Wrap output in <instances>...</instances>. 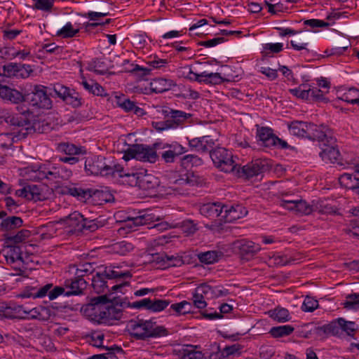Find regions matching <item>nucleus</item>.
Masks as SVG:
<instances>
[{
    "mask_svg": "<svg viewBox=\"0 0 359 359\" xmlns=\"http://www.w3.org/2000/svg\"><path fill=\"white\" fill-rule=\"evenodd\" d=\"M27 179L32 181L47 180L52 183H60L68 180L72 175L70 168L61 163L34 164L26 168Z\"/></svg>",
    "mask_w": 359,
    "mask_h": 359,
    "instance_id": "obj_1",
    "label": "nucleus"
},
{
    "mask_svg": "<svg viewBox=\"0 0 359 359\" xmlns=\"http://www.w3.org/2000/svg\"><path fill=\"white\" fill-rule=\"evenodd\" d=\"M30 113L28 109L23 110L20 114H15L6 117V121L13 127L12 133L0 134V147L8 148L14 142L25 138L29 130H32V123L29 120Z\"/></svg>",
    "mask_w": 359,
    "mask_h": 359,
    "instance_id": "obj_2",
    "label": "nucleus"
},
{
    "mask_svg": "<svg viewBox=\"0 0 359 359\" xmlns=\"http://www.w3.org/2000/svg\"><path fill=\"white\" fill-rule=\"evenodd\" d=\"M90 306L93 311L94 320L99 324L111 325L114 320L122 318V309L109 303L106 295L93 298Z\"/></svg>",
    "mask_w": 359,
    "mask_h": 359,
    "instance_id": "obj_3",
    "label": "nucleus"
},
{
    "mask_svg": "<svg viewBox=\"0 0 359 359\" xmlns=\"http://www.w3.org/2000/svg\"><path fill=\"white\" fill-rule=\"evenodd\" d=\"M130 335L137 340H147L168 334L167 330L152 320L133 319L127 324Z\"/></svg>",
    "mask_w": 359,
    "mask_h": 359,
    "instance_id": "obj_4",
    "label": "nucleus"
},
{
    "mask_svg": "<svg viewBox=\"0 0 359 359\" xmlns=\"http://www.w3.org/2000/svg\"><path fill=\"white\" fill-rule=\"evenodd\" d=\"M128 271H123L118 266H106L102 271L97 272L92 278V287L97 293H104L110 291L109 280H121L130 277Z\"/></svg>",
    "mask_w": 359,
    "mask_h": 359,
    "instance_id": "obj_5",
    "label": "nucleus"
},
{
    "mask_svg": "<svg viewBox=\"0 0 359 359\" xmlns=\"http://www.w3.org/2000/svg\"><path fill=\"white\" fill-rule=\"evenodd\" d=\"M156 149L144 144H132L130 145L125 151L123 159L128 161L135 158L137 161L143 162L154 163L157 158Z\"/></svg>",
    "mask_w": 359,
    "mask_h": 359,
    "instance_id": "obj_6",
    "label": "nucleus"
},
{
    "mask_svg": "<svg viewBox=\"0 0 359 359\" xmlns=\"http://www.w3.org/2000/svg\"><path fill=\"white\" fill-rule=\"evenodd\" d=\"M323 202L313 201L311 204L304 200H282L280 205L289 210H294L298 214L309 215L313 212H325L322 208Z\"/></svg>",
    "mask_w": 359,
    "mask_h": 359,
    "instance_id": "obj_7",
    "label": "nucleus"
},
{
    "mask_svg": "<svg viewBox=\"0 0 359 359\" xmlns=\"http://www.w3.org/2000/svg\"><path fill=\"white\" fill-rule=\"evenodd\" d=\"M214 165L221 171L224 172H235L237 164L233 159V154L231 151L224 147L212 149L210 152Z\"/></svg>",
    "mask_w": 359,
    "mask_h": 359,
    "instance_id": "obj_8",
    "label": "nucleus"
},
{
    "mask_svg": "<svg viewBox=\"0 0 359 359\" xmlns=\"http://www.w3.org/2000/svg\"><path fill=\"white\" fill-rule=\"evenodd\" d=\"M270 168L266 161L256 159L242 167H236V172L239 177L252 180L259 177L262 178L264 173L269 171Z\"/></svg>",
    "mask_w": 359,
    "mask_h": 359,
    "instance_id": "obj_9",
    "label": "nucleus"
},
{
    "mask_svg": "<svg viewBox=\"0 0 359 359\" xmlns=\"http://www.w3.org/2000/svg\"><path fill=\"white\" fill-rule=\"evenodd\" d=\"M25 102L36 108L49 109L52 101L47 93V88L42 85H36L30 93H25Z\"/></svg>",
    "mask_w": 359,
    "mask_h": 359,
    "instance_id": "obj_10",
    "label": "nucleus"
},
{
    "mask_svg": "<svg viewBox=\"0 0 359 359\" xmlns=\"http://www.w3.org/2000/svg\"><path fill=\"white\" fill-rule=\"evenodd\" d=\"M160 220V217L156 215L151 210H141L138 212L128 215L125 219V227L135 231V228L142 226L151 224L154 222Z\"/></svg>",
    "mask_w": 359,
    "mask_h": 359,
    "instance_id": "obj_11",
    "label": "nucleus"
},
{
    "mask_svg": "<svg viewBox=\"0 0 359 359\" xmlns=\"http://www.w3.org/2000/svg\"><path fill=\"white\" fill-rule=\"evenodd\" d=\"M232 250L244 261L251 260L260 250L261 246L248 239H239L232 243Z\"/></svg>",
    "mask_w": 359,
    "mask_h": 359,
    "instance_id": "obj_12",
    "label": "nucleus"
},
{
    "mask_svg": "<svg viewBox=\"0 0 359 359\" xmlns=\"http://www.w3.org/2000/svg\"><path fill=\"white\" fill-rule=\"evenodd\" d=\"M31 72L32 69L29 65L9 62L0 68V82L4 81L5 77L25 79L29 77Z\"/></svg>",
    "mask_w": 359,
    "mask_h": 359,
    "instance_id": "obj_13",
    "label": "nucleus"
},
{
    "mask_svg": "<svg viewBox=\"0 0 359 359\" xmlns=\"http://www.w3.org/2000/svg\"><path fill=\"white\" fill-rule=\"evenodd\" d=\"M14 310L15 311V314L11 313V309L10 307L6 308L4 311V316L7 318H38V319H43L44 315L43 313H47L48 310V309L39 306L34 307L32 309H29L25 305H18L14 307Z\"/></svg>",
    "mask_w": 359,
    "mask_h": 359,
    "instance_id": "obj_14",
    "label": "nucleus"
},
{
    "mask_svg": "<svg viewBox=\"0 0 359 359\" xmlns=\"http://www.w3.org/2000/svg\"><path fill=\"white\" fill-rule=\"evenodd\" d=\"M166 112L167 119L155 123L154 127L158 131L177 128L191 116L189 114L180 110L170 109Z\"/></svg>",
    "mask_w": 359,
    "mask_h": 359,
    "instance_id": "obj_15",
    "label": "nucleus"
},
{
    "mask_svg": "<svg viewBox=\"0 0 359 359\" xmlns=\"http://www.w3.org/2000/svg\"><path fill=\"white\" fill-rule=\"evenodd\" d=\"M292 95L297 98L309 102H319L325 100L324 92L316 86L302 84L299 87L290 89Z\"/></svg>",
    "mask_w": 359,
    "mask_h": 359,
    "instance_id": "obj_16",
    "label": "nucleus"
},
{
    "mask_svg": "<svg viewBox=\"0 0 359 359\" xmlns=\"http://www.w3.org/2000/svg\"><path fill=\"white\" fill-rule=\"evenodd\" d=\"M84 168L89 175H108V172L111 170L109 164L106 162V158L101 155L86 158Z\"/></svg>",
    "mask_w": 359,
    "mask_h": 359,
    "instance_id": "obj_17",
    "label": "nucleus"
},
{
    "mask_svg": "<svg viewBox=\"0 0 359 359\" xmlns=\"http://www.w3.org/2000/svg\"><path fill=\"white\" fill-rule=\"evenodd\" d=\"M306 139L322 142L323 144L325 142L334 144L337 141L336 138L330 135L327 126L323 124L318 126L309 122L308 124Z\"/></svg>",
    "mask_w": 359,
    "mask_h": 359,
    "instance_id": "obj_18",
    "label": "nucleus"
},
{
    "mask_svg": "<svg viewBox=\"0 0 359 359\" xmlns=\"http://www.w3.org/2000/svg\"><path fill=\"white\" fill-rule=\"evenodd\" d=\"M53 91L55 94L65 102L67 104L71 105L74 108L79 107L83 104L80 94L74 89H71L62 84L57 83L53 86Z\"/></svg>",
    "mask_w": 359,
    "mask_h": 359,
    "instance_id": "obj_19",
    "label": "nucleus"
},
{
    "mask_svg": "<svg viewBox=\"0 0 359 359\" xmlns=\"http://www.w3.org/2000/svg\"><path fill=\"white\" fill-rule=\"evenodd\" d=\"M154 149H165L161 153L162 159L166 163H172L176 157L186 153L187 149L177 142L171 144L155 143Z\"/></svg>",
    "mask_w": 359,
    "mask_h": 359,
    "instance_id": "obj_20",
    "label": "nucleus"
},
{
    "mask_svg": "<svg viewBox=\"0 0 359 359\" xmlns=\"http://www.w3.org/2000/svg\"><path fill=\"white\" fill-rule=\"evenodd\" d=\"M190 74H193L195 80L198 82H204L208 84L218 85L224 82H230L234 81V76L231 74L227 73H208L203 72L200 74L194 73L191 70Z\"/></svg>",
    "mask_w": 359,
    "mask_h": 359,
    "instance_id": "obj_21",
    "label": "nucleus"
},
{
    "mask_svg": "<svg viewBox=\"0 0 359 359\" xmlns=\"http://www.w3.org/2000/svg\"><path fill=\"white\" fill-rule=\"evenodd\" d=\"M197 183L198 180L196 176L191 173H187L175 180L169 188L176 194L184 195L187 194V187H194Z\"/></svg>",
    "mask_w": 359,
    "mask_h": 359,
    "instance_id": "obj_22",
    "label": "nucleus"
},
{
    "mask_svg": "<svg viewBox=\"0 0 359 359\" xmlns=\"http://www.w3.org/2000/svg\"><path fill=\"white\" fill-rule=\"evenodd\" d=\"M144 170L132 171V177L136 180L135 184L145 190L156 189L159 184L158 179L151 174H146Z\"/></svg>",
    "mask_w": 359,
    "mask_h": 359,
    "instance_id": "obj_23",
    "label": "nucleus"
},
{
    "mask_svg": "<svg viewBox=\"0 0 359 359\" xmlns=\"http://www.w3.org/2000/svg\"><path fill=\"white\" fill-rule=\"evenodd\" d=\"M60 222L69 233H76L83 231V216L77 211L62 218Z\"/></svg>",
    "mask_w": 359,
    "mask_h": 359,
    "instance_id": "obj_24",
    "label": "nucleus"
},
{
    "mask_svg": "<svg viewBox=\"0 0 359 359\" xmlns=\"http://www.w3.org/2000/svg\"><path fill=\"white\" fill-rule=\"evenodd\" d=\"M247 214L248 210L241 205L224 204L222 220H224L225 222H233L237 219L243 218Z\"/></svg>",
    "mask_w": 359,
    "mask_h": 359,
    "instance_id": "obj_25",
    "label": "nucleus"
},
{
    "mask_svg": "<svg viewBox=\"0 0 359 359\" xmlns=\"http://www.w3.org/2000/svg\"><path fill=\"white\" fill-rule=\"evenodd\" d=\"M88 282L85 278H76L74 276L73 278L66 279L65 286L67 292L65 296L69 297L72 295L82 294L84 290L87 287Z\"/></svg>",
    "mask_w": 359,
    "mask_h": 359,
    "instance_id": "obj_26",
    "label": "nucleus"
},
{
    "mask_svg": "<svg viewBox=\"0 0 359 359\" xmlns=\"http://www.w3.org/2000/svg\"><path fill=\"white\" fill-rule=\"evenodd\" d=\"M214 145L215 140L209 135L189 140V146L191 149L201 153L210 152Z\"/></svg>",
    "mask_w": 359,
    "mask_h": 359,
    "instance_id": "obj_27",
    "label": "nucleus"
},
{
    "mask_svg": "<svg viewBox=\"0 0 359 359\" xmlns=\"http://www.w3.org/2000/svg\"><path fill=\"white\" fill-rule=\"evenodd\" d=\"M116 104L127 113H133L137 116H142L145 111L138 107L135 102L127 98L124 95L115 96Z\"/></svg>",
    "mask_w": 359,
    "mask_h": 359,
    "instance_id": "obj_28",
    "label": "nucleus"
},
{
    "mask_svg": "<svg viewBox=\"0 0 359 359\" xmlns=\"http://www.w3.org/2000/svg\"><path fill=\"white\" fill-rule=\"evenodd\" d=\"M256 137L257 141L263 147L271 148L276 145L277 136L269 127H257Z\"/></svg>",
    "mask_w": 359,
    "mask_h": 359,
    "instance_id": "obj_29",
    "label": "nucleus"
},
{
    "mask_svg": "<svg viewBox=\"0 0 359 359\" xmlns=\"http://www.w3.org/2000/svg\"><path fill=\"white\" fill-rule=\"evenodd\" d=\"M323 146L325 147L323 148L322 151L319 153V156L322 160L325 163H339L340 161L341 154L336 142L334 144L325 142Z\"/></svg>",
    "mask_w": 359,
    "mask_h": 359,
    "instance_id": "obj_30",
    "label": "nucleus"
},
{
    "mask_svg": "<svg viewBox=\"0 0 359 359\" xmlns=\"http://www.w3.org/2000/svg\"><path fill=\"white\" fill-rule=\"evenodd\" d=\"M315 333L320 337L340 335L341 334V322H340V318L332 320L330 323L316 327Z\"/></svg>",
    "mask_w": 359,
    "mask_h": 359,
    "instance_id": "obj_31",
    "label": "nucleus"
},
{
    "mask_svg": "<svg viewBox=\"0 0 359 359\" xmlns=\"http://www.w3.org/2000/svg\"><path fill=\"white\" fill-rule=\"evenodd\" d=\"M0 97L14 104L25 102V93L0 83Z\"/></svg>",
    "mask_w": 359,
    "mask_h": 359,
    "instance_id": "obj_32",
    "label": "nucleus"
},
{
    "mask_svg": "<svg viewBox=\"0 0 359 359\" xmlns=\"http://www.w3.org/2000/svg\"><path fill=\"white\" fill-rule=\"evenodd\" d=\"M224 203L221 202L208 203L202 205L200 207V213L205 217L215 219L217 217H221L223 214Z\"/></svg>",
    "mask_w": 359,
    "mask_h": 359,
    "instance_id": "obj_33",
    "label": "nucleus"
},
{
    "mask_svg": "<svg viewBox=\"0 0 359 359\" xmlns=\"http://www.w3.org/2000/svg\"><path fill=\"white\" fill-rule=\"evenodd\" d=\"M339 182L347 189H354L359 184V164L355 165L354 173L344 172L341 175Z\"/></svg>",
    "mask_w": 359,
    "mask_h": 359,
    "instance_id": "obj_34",
    "label": "nucleus"
},
{
    "mask_svg": "<svg viewBox=\"0 0 359 359\" xmlns=\"http://www.w3.org/2000/svg\"><path fill=\"white\" fill-rule=\"evenodd\" d=\"M338 99L351 104L359 106V89L355 87L342 89L338 91Z\"/></svg>",
    "mask_w": 359,
    "mask_h": 359,
    "instance_id": "obj_35",
    "label": "nucleus"
},
{
    "mask_svg": "<svg viewBox=\"0 0 359 359\" xmlns=\"http://www.w3.org/2000/svg\"><path fill=\"white\" fill-rule=\"evenodd\" d=\"M206 293L207 299H217L219 297H226L230 294L228 289L225 288L223 285L212 286L208 283H203Z\"/></svg>",
    "mask_w": 359,
    "mask_h": 359,
    "instance_id": "obj_36",
    "label": "nucleus"
},
{
    "mask_svg": "<svg viewBox=\"0 0 359 359\" xmlns=\"http://www.w3.org/2000/svg\"><path fill=\"white\" fill-rule=\"evenodd\" d=\"M176 86L172 80L164 78L155 79L150 83L151 89L156 93H162L170 90Z\"/></svg>",
    "mask_w": 359,
    "mask_h": 359,
    "instance_id": "obj_37",
    "label": "nucleus"
},
{
    "mask_svg": "<svg viewBox=\"0 0 359 359\" xmlns=\"http://www.w3.org/2000/svg\"><path fill=\"white\" fill-rule=\"evenodd\" d=\"M309 122L294 121L287 123V128L292 135L306 138Z\"/></svg>",
    "mask_w": 359,
    "mask_h": 359,
    "instance_id": "obj_38",
    "label": "nucleus"
},
{
    "mask_svg": "<svg viewBox=\"0 0 359 359\" xmlns=\"http://www.w3.org/2000/svg\"><path fill=\"white\" fill-rule=\"evenodd\" d=\"M80 83L89 93L101 97L107 96L104 88L93 80L88 81L85 77H82Z\"/></svg>",
    "mask_w": 359,
    "mask_h": 359,
    "instance_id": "obj_39",
    "label": "nucleus"
},
{
    "mask_svg": "<svg viewBox=\"0 0 359 359\" xmlns=\"http://www.w3.org/2000/svg\"><path fill=\"white\" fill-rule=\"evenodd\" d=\"M58 151L64 153L69 156H74L78 154H86V151L84 147L76 146L74 144L68 142H62L57 145Z\"/></svg>",
    "mask_w": 359,
    "mask_h": 359,
    "instance_id": "obj_40",
    "label": "nucleus"
},
{
    "mask_svg": "<svg viewBox=\"0 0 359 359\" xmlns=\"http://www.w3.org/2000/svg\"><path fill=\"white\" fill-rule=\"evenodd\" d=\"M4 257L7 263L14 264L18 261H22V251L19 246H8L7 248L4 250Z\"/></svg>",
    "mask_w": 359,
    "mask_h": 359,
    "instance_id": "obj_41",
    "label": "nucleus"
},
{
    "mask_svg": "<svg viewBox=\"0 0 359 359\" xmlns=\"http://www.w3.org/2000/svg\"><path fill=\"white\" fill-rule=\"evenodd\" d=\"M203 290H205V288L202 283L195 289L193 294L192 300L194 306L199 309H204L207 306V303L205 300L207 299L206 293Z\"/></svg>",
    "mask_w": 359,
    "mask_h": 359,
    "instance_id": "obj_42",
    "label": "nucleus"
},
{
    "mask_svg": "<svg viewBox=\"0 0 359 359\" xmlns=\"http://www.w3.org/2000/svg\"><path fill=\"white\" fill-rule=\"evenodd\" d=\"M2 219L0 226L3 231H11L22 226L23 221L20 217L11 216Z\"/></svg>",
    "mask_w": 359,
    "mask_h": 359,
    "instance_id": "obj_43",
    "label": "nucleus"
},
{
    "mask_svg": "<svg viewBox=\"0 0 359 359\" xmlns=\"http://www.w3.org/2000/svg\"><path fill=\"white\" fill-rule=\"evenodd\" d=\"M72 270H74V273L76 278H84V277L92 274L95 271V268L93 264L86 262L80 264L76 266H72Z\"/></svg>",
    "mask_w": 359,
    "mask_h": 359,
    "instance_id": "obj_44",
    "label": "nucleus"
},
{
    "mask_svg": "<svg viewBox=\"0 0 359 359\" xmlns=\"http://www.w3.org/2000/svg\"><path fill=\"white\" fill-rule=\"evenodd\" d=\"M111 248L113 253L125 256L133 250L134 245L130 242L122 241L114 243Z\"/></svg>",
    "mask_w": 359,
    "mask_h": 359,
    "instance_id": "obj_45",
    "label": "nucleus"
},
{
    "mask_svg": "<svg viewBox=\"0 0 359 359\" xmlns=\"http://www.w3.org/2000/svg\"><path fill=\"white\" fill-rule=\"evenodd\" d=\"M269 315L272 319L279 323L287 322L290 319L289 311L285 308L277 307L270 310Z\"/></svg>",
    "mask_w": 359,
    "mask_h": 359,
    "instance_id": "obj_46",
    "label": "nucleus"
},
{
    "mask_svg": "<svg viewBox=\"0 0 359 359\" xmlns=\"http://www.w3.org/2000/svg\"><path fill=\"white\" fill-rule=\"evenodd\" d=\"M294 330V327L290 325H280L272 327L269 334L274 338L284 337L292 334Z\"/></svg>",
    "mask_w": 359,
    "mask_h": 359,
    "instance_id": "obj_47",
    "label": "nucleus"
},
{
    "mask_svg": "<svg viewBox=\"0 0 359 359\" xmlns=\"http://www.w3.org/2000/svg\"><path fill=\"white\" fill-rule=\"evenodd\" d=\"M203 353L196 346L189 345L183 348L180 359H203Z\"/></svg>",
    "mask_w": 359,
    "mask_h": 359,
    "instance_id": "obj_48",
    "label": "nucleus"
},
{
    "mask_svg": "<svg viewBox=\"0 0 359 359\" xmlns=\"http://www.w3.org/2000/svg\"><path fill=\"white\" fill-rule=\"evenodd\" d=\"M86 69L103 75L106 73L107 67L104 61L99 58H95L88 64Z\"/></svg>",
    "mask_w": 359,
    "mask_h": 359,
    "instance_id": "obj_49",
    "label": "nucleus"
},
{
    "mask_svg": "<svg viewBox=\"0 0 359 359\" xmlns=\"http://www.w3.org/2000/svg\"><path fill=\"white\" fill-rule=\"evenodd\" d=\"M222 253L218 251H208L198 255V259L201 262L211 264L217 262L221 257Z\"/></svg>",
    "mask_w": 359,
    "mask_h": 359,
    "instance_id": "obj_50",
    "label": "nucleus"
},
{
    "mask_svg": "<svg viewBox=\"0 0 359 359\" xmlns=\"http://www.w3.org/2000/svg\"><path fill=\"white\" fill-rule=\"evenodd\" d=\"M348 310H359V293H353L346 296V300L341 304Z\"/></svg>",
    "mask_w": 359,
    "mask_h": 359,
    "instance_id": "obj_51",
    "label": "nucleus"
},
{
    "mask_svg": "<svg viewBox=\"0 0 359 359\" xmlns=\"http://www.w3.org/2000/svg\"><path fill=\"white\" fill-rule=\"evenodd\" d=\"M193 305L187 301H182L179 303L172 304L170 309L176 312L177 315H184L192 312Z\"/></svg>",
    "mask_w": 359,
    "mask_h": 359,
    "instance_id": "obj_52",
    "label": "nucleus"
},
{
    "mask_svg": "<svg viewBox=\"0 0 359 359\" xmlns=\"http://www.w3.org/2000/svg\"><path fill=\"white\" fill-rule=\"evenodd\" d=\"M79 32V29H74L72 22H68L60 29L57 31V36L63 39L72 38Z\"/></svg>",
    "mask_w": 359,
    "mask_h": 359,
    "instance_id": "obj_53",
    "label": "nucleus"
},
{
    "mask_svg": "<svg viewBox=\"0 0 359 359\" xmlns=\"http://www.w3.org/2000/svg\"><path fill=\"white\" fill-rule=\"evenodd\" d=\"M104 225V221L95 218L93 219H88L83 217V231H88L90 232H94L99 228Z\"/></svg>",
    "mask_w": 359,
    "mask_h": 359,
    "instance_id": "obj_54",
    "label": "nucleus"
},
{
    "mask_svg": "<svg viewBox=\"0 0 359 359\" xmlns=\"http://www.w3.org/2000/svg\"><path fill=\"white\" fill-rule=\"evenodd\" d=\"M203 164V160L194 154H188L181 159V165L185 168L192 166H198Z\"/></svg>",
    "mask_w": 359,
    "mask_h": 359,
    "instance_id": "obj_55",
    "label": "nucleus"
},
{
    "mask_svg": "<svg viewBox=\"0 0 359 359\" xmlns=\"http://www.w3.org/2000/svg\"><path fill=\"white\" fill-rule=\"evenodd\" d=\"M170 304V301L167 299H159L154 298L150 301L149 311L157 313L163 311Z\"/></svg>",
    "mask_w": 359,
    "mask_h": 359,
    "instance_id": "obj_56",
    "label": "nucleus"
},
{
    "mask_svg": "<svg viewBox=\"0 0 359 359\" xmlns=\"http://www.w3.org/2000/svg\"><path fill=\"white\" fill-rule=\"evenodd\" d=\"M147 262L149 263H154L158 264L159 267L165 268V259L166 257V254L165 252H157V253H151L147 255Z\"/></svg>",
    "mask_w": 359,
    "mask_h": 359,
    "instance_id": "obj_57",
    "label": "nucleus"
},
{
    "mask_svg": "<svg viewBox=\"0 0 359 359\" xmlns=\"http://www.w3.org/2000/svg\"><path fill=\"white\" fill-rule=\"evenodd\" d=\"M109 168H111V170L110 172H108V175H117L120 177H132V172H128L120 164L111 163L109 164Z\"/></svg>",
    "mask_w": 359,
    "mask_h": 359,
    "instance_id": "obj_58",
    "label": "nucleus"
},
{
    "mask_svg": "<svg viewBox=\"0 0 359 359\" xmlns=\"http://www.w3.org/2000/svg\"><path fill=\"white\" fill-rule=\"evenodd\" d=\"M30 235V231L26 229L19 231L15 235L6 237L7 243H20L25 241Z\"/></svg>",
    "mask_w": 359,
    "mask_h": 359,
    "instance_id": "obj_59",
    "label": "nucleus"
},
{
    "mask_svg": "<svg viewBox=\"0 0 359 359\" xmlns=\"http://www.w3.org/2000/svg\"><path fill=\"white\" fill-rule=\"evenodd\" d=\"M34 2L33 8L44 12H51L55 0H33Z\"/></svg>",
    "mask_w": 359,
    "mask_h": 359,
    "instance_id": "obj_60",
    "label": "nucleus"
},
{
    "mask_svg": "<svg viewBox=\"0 0 359 359\" xmlns=\"http://www.w3.org/2000/svg\"><path fill=\"white\" fill-rule=\"evenodd\" d=\"M242 346L240 344H236L231 346H225L222 351V355L224 357H229L231 355H240L241 353Z\"/></svg>",
    "mask_w": 359,
    "mask_h": 359,
    "instance_id": "obj_61",
    "label": "nucleus"
},
{
    "mask_svg": "<svg viewBox=\"0 0 359 359\" xmlns=\"http://www.w3.org/2000/svg\"><path fill=\"white\" fill-rule=\"evenodd\" d=\"M318 306V302L311 297H306L302 306V310L305 312H312Z\"/></svg>",
    "mask_w": 359,
    "mask_h": 359,
    "instance_id": "obj_62",
    "label": "nucleus"
},
{
    "mask_svg": "<svg viewBox=\"0 0 359 359\" xmlns=\"http://www.w3.org/2000/svg\"><path fill=\"white\" fill-rule=\"evenodd\" d=\"M340 322H341V333L345 332L348 335L352 336L357 329L355 323L352 321H347L342 318H340Z\"/></svg>",
    "mask_w": 359,
    "mask_h": 359,
    "instance_id": "obj_63",
    "label": "nucleus"
},
{
    "mask_svg": "<svg viewBox=\"0 0 359 359\" xmlns=\"http://www.w3.org/2000/svg\"><path fill=\"white\" fill-rule=\"evenodd\" d=\"M165 268L167 267H172V266H180L183 264L184 262L182 257L177 255H166V257L165 259Z\"/></svg>",
    "mask_w": 359,
    "mask_h": 359,
    "instance_id": "obj_64",
    "label": "nucleus"
}]
</instances>
